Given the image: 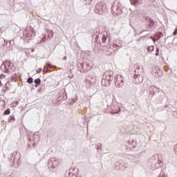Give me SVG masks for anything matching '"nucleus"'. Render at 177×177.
Segmentation results:
<instances>
[{"instance_id":"9b49d317","label":"nucleus","mask_w":177,"mask_h":177,"mask_svg":"<svg viewBox=\"0 0 177 177\" xmlns=\"http://www.w3.org/2000/svg\"><path fill=\"white\" fill-rule=\"evenodd\" d=\"M33 82V80H32V77H29L27 80V83L28 84H32Z\"/></svg>"},{"instance_id":"f03ea898","label":"nucleus","mask_w":177,"mask_h":177,"mask_svg":"<svg viewBox=\"0 0 177 177\" xmlns=\"http://www.w3.org/2000/svg\"><path fill=\"white\" fill-rule=\"evenodd\" d=\"M115 84L117 86H122L124 85V78L121 75L115 77Z\"/></svg>"},{"instance_id":"f8f14e48","label":"nucleus","mask_w":177,"mask_h":177,"mask_svg":"<svg viewBox=\"0 0 177 177\" xmlns=\"http://www.w3.org/2000/svg\"><path fill=\"white\" fill-rule=\"evenodd\" d=\"M18 104H19V102H17V101L14 102L12 104V107H16V106H17Z\"/></svg>"},{"instance_id":"4468645a","label":"nucleus","mask_w":177,"mask_h":177,"mask_svg":"<svg viewBox=\"0 0 177 177\" xmlns=\"http://www.w3.org/2000/svg\"><path fill=\"white\" fill-rule=\"evenodd\" d=\"M48 68H46V66H45L43 70V73H48Z\"/></svg>"},{"instance_id":"6e6552de","label":"nucleus","mask_w":177,"mask_h":177,"mask_svg":"<svg viewBox=\"0 0 177 177\" xmlns=\"http://www.w3.org/2000/svg\"><path fill=\"white\" fill-rule=\"evenodd\" d=\"M48 38H49V39L53 38V31L48 32Z\"/></svg>"},{"instance_id":"dca6fc26","label":"nucleus","mask_w":177,"mask_h":177,"mask_svg":"<svg viewBox=\"0 0 177 177\" xmlns=\"http://www.w3.org/2000/svg\"><path fill=\"white\" fill-rule=\"evenodd\" d=\"M46 67H52V65H50V64H49V63H47L46 64Z\"/></svg>"},{"instance_id":"39448f33","label":"nucleus","mask_w":177,"mask_h":177,"mask_svg":"<svg viewBox=\"0 0 177 177\" xmlns=\"http://www.w3.org/2000/svg\"><path fill=\"white\" fill-rule=\"evenodd\" d=\"M35 84H36L35 87L38 86L39 85H41V79L37 78L35 80Z\"/></svg>"},{"instance_id":"a211bd4d","label":"nucleus","mask_w":177,"mask_h":177,"mask_svg":"<svg viewBox=\"0 0 177 177\" xmlns=\"http://www.w3.org/2000/svg\"><path fill=\"white\" fill-rule=\"evenodd\" d=\"M64 59L66 60V57H64Z\"/></svg>"},{"instance_id":"1a4fd4ad","label":"nucleus","mask_w":177,"mask_h":177,"mask_svg":"<svg viewBox=\"0 0 177 177\" xmlns=\"http://www.w3.org/2000/svg\"><path fill=\"white\" fill-rule=\"evenodd\" d=\"M9 114H10V109H9L5 111V112L3 113V115H9Z\"/></svg>"},{"instance_id":"f257e3e1","label":"nucleus","mask_w":177,"mask_h":177,"mask_svg":"<svg viewBox=\"0 0 177 177\" xmlns=\"http://www.w3.org/2000/svg\"><path fill=\"white\" fill-rule=\"evenodd\" d=\"M111 81H113V73L110 71H107L103 75L101 84L103 86H109Z\"/></svg>"},{"instance_id":"20e7f679","label":"nucleus","mask_w":177,"mask_h":177,"mask_svg":"<svg viewBox=\"0 0 177 177\" xmlns=\"http://www.w3.org/2000/svg\"><path fill=\"white\" fill-rule=\"evenodd\" d=\"M95 13H97L98 15H103L104 11H103V8H102V6L97 5L95 6Z\"/></svg>"},{"instance_id":"2eb2a0df","label":"nucleus","mask_w":177,"mask_h":177,"mask_svg":"<svg viewBox=\"0 0 177 177\" xmlns=\"http://www.w3.org/2000/svg\"><path fill=\"white\" fill-rule=\"evenodd\" d=\"M173 35H177V29H175L174 32H173Z\"/></svg>"},{"instance_id":"7ed1b4c3","label":"nucleus","mask_w":177,"mask_h":177,"mask_svg":"<svg viewBox=\"0 0 177 177\" xmlns=\"http://www.w3.org/2000/svg\"><path fill=\"white\" fill-rule=\"evenodd\" d=\"M134 79L136 84H141V82H143V76L140 75H135Z\"/></svg>"},{"instance_id":"0eeeda50","label":"nucleus","mask_w":177,"mask_h":177,"mask_svg":"<svg viewBox=\"0 0 177 177\" xmlns=\"http://www.w3.org/2000/svg\"><path fill=\"white\" fill-rule=\"evenodd\" d=\"M147 50H148L149 53L153 52V50H154V46H149V47L147 48Z\"/></svg>"},{"instance_id":"ddd939ff","label":"nucleus","mask_w":177,"mask_h":177,"mask_svg":"<svg viewBox=\"0 0 177 177\" xmlns=\"http://www.w3.org/2000/svg\"><path fill=\"white\" fill-rule=\"evenodd\" d=\"M41 71H42V68H39L38 69H37L36 73H37V74H39V73H41Z\"/></svg>"},{"instance_id":"9d476101","label":"nucleus","mask_w":177,"mask_h":177,"mask_svg":"<svg viewBox=\"0 0 177 177\" xmlns=\"http://www.w3.org/2000/svg\"><path fill=\"white\" fill-rule=\"evenodd\" d=\"M107 41V35H102V41L104 43Z\"/></svg>"},{"instance_id":"423d86ee","label":"nucleus","mask_w":177,"mask_h":177,"mask_svg":"<svg viewBox=\"0 0 177 177\" xmlns=\"http://www.w3.org/2000/svg\"><path fill=\"white\" fill-rule=\"evenodd\" d=\"M15 116L13 115H11V116H9V118H8V121L9 122H15Z\"/></svg>"},{"instance_id":"f3484780","label":"nucleus","mask_w":177,"mask_h":177,"mask_svg":"<svg viewBox=\"0 0 177 177\" xmlns=\"http://www.w3.org/2000/svg\"><path fill=\"white\" fill-rule=\"evenodd\" d=\"M156 56H158V49H157V50H156Z\"/></svg>"}]
</instances>
